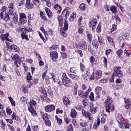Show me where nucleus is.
Wrapping results in <instances>:
<instances>
[{"mask_svg":"<svg viewBox=\"0 0 131 131\" xmlns=\"http://www.w3.org/2000/svg\"><path fill=\"white\" fill-rule=\"evenodd\" d=\"M120 67H115L114 68V73L111 78H110V82H114V78L115 76L117 77H123V73L121 71Z\"/></svg>","mask_w":131,"mask_h":131,"instance_id":"obj_1","label":"nucleus"},{"mask_svg":"<svg viewBox=\"0 0 131 131\" xmlns=\"http://www.w3.org/2000/svg\"><path fill=\"white\" fill-rule=\"evenodd\" d=\"M112 102V99L110 97H107L104 102V104L106 105V111L108 113H110V112L114 111V105L111 104Z\"/></svg>","mask_w":131,"mask_h":131,"instance_id":"obj_2","label":"nucleus"},{"mask_svg":"<svg viewBox=\"0 0 131 131\" xmlns=\"http://www.w3.org/2000/svg\"><path fill=\"white\" fill-rule=\"evenodd\" d=\"M36 105V101L31 99L30 102L28 103V110L30 112L32 116H36V112H35L33 106Z\"/></svg>","mask_w":131,"mask_h":131,"instance_id":"obj_3","label":"nucleus"},{"mask_svg":"<svg viewBox=\"0 0 131 131\" xmlns=\"http://www.w3.org/2000/svg\"><path fill=\"white\" fill-rule=\"evenodd\" d=\"M92 91L91 88H89V89L86 90V92L83 91V90H79L78 92V95L81 97V98H83V99H85V98H88V96H89V93Z\"/></svg>","mask_w":131,"mask_h":131,"instance_id":"obj_4","label":"nucleus"},{"mask_svg":"<svg viewBox=\"0 0 131 131\" xmlns=\"http://www.w3.org/2000/svg\"><path fill=\"white\" fill-rule=\"evenodd\" d=\"M64 27L60 29V34L61 36H63V37H66V36H67V34L65 33V31L68 30V23L67 21H64Z\"/></svg>","mask_w":131,"mask_h":131,"instance_id":"obj_5","label":"nucleus"},{"mask_svg":"<svg viewBox=\"0 0 131 131\" xmlns=\"http://www.w3.org/2000/svg\"><path fill=\"white\" fill-rule=\"evenodd\" d=\"M41 116L45 121V124L50 126L51 125V121L49 119V114L42 113H41Z\"/></svg>","mask_w":131,"mask_h":131,"instance_id":"obj_6","label":"nucleus"},{"mask_svg":"<svg viewBox=\"0 0 131 131\" xmlns=\"http://www.w3.org/2000/svg\"><path fill=\"white\" fill-rule=\"evenodd\" d=\"M9 35H10V34L9 33H7L5 34L1 35L0 36V38H1V40H2L3 41H5V40H6V41H9L10 42H11L12 40L9 38Z\"/></svg>","mask_w":131,"mask_h":131,"instance_id":"obj_7","label":"nucleus"},{"mask_svg":"<svg viewBox=\"0 0 131 131\" xmlns=\"http://www.w3.org/2000/svg\"><path fill=\"white\" fill-rule=\"evenodd\" d=\"M97 22L98 20H97V18H94L89 23V27H92V30L96 29V25Z\"/></svg>","mask_w":131,"mask_h":131,"instance_id":"obj_8","label":"nucleus"},{"mask_svg":"<svg viewBox=\"0 0 131 131\" xmlns=\"http://www.w3.org/2000/svg\"><path fill=\"white\" fill-rule=\"evenodd\" d=\"M55 109V105L53 104H50L46 105L45 107V111L46 112H53Z\"/></svg>","mask_w":131,"mask_h":131,"instance_id":"obj_9","label":"nucleus"},{"mask_svg":"<svg viewBox=\"0 0 131 131\" xmlns=\"http://www.w3.org/2000/svg\"><path fill=\"white\" fill-rule=\"evenodd\" d=\"M8 8L9 10V15L13 14V13H15L14 12V11H15V8H14V4L13 3H10L8 5Z\"/></svg>","mask_w":131,"mask_h":131,"instance_id":"obj_10","label":"nucleus"},{"mask_svg":"<svg viewBox=\"0 0 131 131\" xmlns=\"http://www.w3.org/2000/svg\"><path fill=\"white\" fill-rule=\"evenodd\" d=\"M12 59L13 60V61H14V63L16 67H19V65H18V63L20 64L21 61H20V60H19V56H18V55H14L12 57Z\"/></svg>","mask_w":131,"mask_h":131,"instance_id":"obj_11","label":"nucleus"},{"mask_svg":"<svg viewBox=\"0 0 131 131\" xmlns=\"http://www.w3.org/2000/svg\"><path fill=\"white\" fill-rule=\"evenodd\" d=\"M62 101L64 105L65 106H69V105H70L71 104V101L69 100V98L66 96H63L62 98Z\"/></svg>","mask_w":131,"mask_h":131,"instance_id":"obj_12","label":"nucleus"},{"mask_svg":"<svg viewBox=\"0 0 131 131\" xmlns=\"http://www.w3.org/2000/svg\"><path fill=\"white\" fill-rule=\"evenodd\" d=\"M125 107L126 109H129L131 105L130 99L124 98Z\"/></svg>","mask_w":131,"mask_h":131,"instance_id":"obj_13","label":"nucleus"},{"mask_svg":"<svg viewBox=\"0 0 131 131\" xmlns=\"http://www.w3.org/2000/svg\"><path fill=\"white\" fill-rule=\"evenodd\" d=\"M95 79L97 80L100 79L102 77V71L101 70H97L95 72Z\"/></svg>","mask_w":131,"mask_h":131,"instance_id":"obj_14","label":"nucleus"},{"mask_svg":"<svg viewBox=\"0 0 131 131\" xmlns=\"http://www.w3.org/2000/svg\"><path fill=\"white\" fill-rule=\"evenodd\" d=\"M97 110H98V107H97V106L94 105L93 104H91L90 105V111L91 113L95 114V113H97Z\"/></svg>","mask_w":131,"mask_h":131,"instance_id":"obj_15","label":"nucleus"},{"mask_svg":"<svg viewBox=\"0 0 131 131\" xmlns=\"http://www.w3.org/2000/svg\"><path fill=\"white\" fill-rule=\"evenodd\" d=\"M9 15L12 16V23H13V24H17V22H18V15H17V14L14 12V13H12V14Z\"/></svg>","mask_w":131,"mask_h":131,"instance_id":"obj_16","label":"nucleus"},{"mask_svg":"<svg viewBox=\"0 0 131 131\" xmlns=\"http://www.w3.org/2000/svg\"><path fill=\"white\" fill-rule=\"evenodd\" d=\"M102 91V88L100 86H97L95 89V94L97 95V98H100V93Z\"/></svg>","mask_w":131,"mask_h":131,"instance_id":"obj_17","label":"nucleus"},{"mask_svg":"<svg viewBox=\"0 0 131 131\" xmlns=\"http://www.w3.org/2000/svg\"><path fill=\"white\" fill-rule=\"evenodd\" d=\"M80 49H81V50H83L84 51H86V50H88V46L86 41H83L82 42L80 46Z\"/></svg>","mask_w":131,"mask_h":131,"instance_id":"obj_18","label":"nucleus"},{"mask_svg":"<svg viewBox=\"0 0 131 131\" xmlns=\"http://www.w3.org/2000/svg\"><path fill=\"white\" fill-rule=\"evenodd\" d=\"M53 8L56 10V11H57V13L58 14H60V13H61V11L62 10V8H61V6H60V5H58V4H56L55 5H54Z\"/></svg>","mask_w":131,"mask_h":131,"instance_id":"obj_19","label":"nucleus"},{"mask_svg":"<svg viewBox=\"0 0 131 131\" xmlns=\"http://www.w3.org/2000/svg\"><path fill=\"white\" fill-rule=\"evenodd\" d=\"M50 56L52 59H53V58H54L55 59H58V57H59V55H58V52H57V51H54L53 52H51Z\"/></svg>","mask_w":131,"mask_h":131,"instance_id":"obj_20","label":"nucleus"},{"mask_svg":"<svg viewBox=\"0 0 131 131\" xmlns=\"http://www.w3.org/2000/svg\"><path fill=\"white\" fill-rule=\"evenodd\" d=\"M45 11L49 18H52V17H53V13L52 12L51 10H50V9L47 7H45Z\"/></svg>","mask_w":131,"mask_h":131,"instance_id":"obj_21","label":"nucleus"},{"mask_svg":"<svg viewBox=\"0 0 131 131\" xmlns=\"http://www.w3.org/2000/svg\"><path fill=\"white\" fill-rule=\"evenodd\" d=\"M99 41L98 40L95 39L93 40L92 42V46H93L94 48L95 49H98L99 48Z\"/></svg>","mask_w":131,"mask_h":131,"instance_id":"obj_22","label":"nucleus"},{"mask_svg":"<svg viewBox=\"0 0 131 131\" xmlns=\"http://www.w3.org/2000/svg\"><path fill=\"white\" fill-rule=\"evenodd\" d=\"M110 10L113 14H116L117 13V8L115 6H112L110 7Z\"/></svg>","mask_w":131,"mask_h":131,"instance_id":"obj_23","label":"nucleus"},{"mask_svg":"<svg viewBox=\"0 0 131 131\" xmlns=\"http://www.w3.org/2000/svg\"><path fill=\"white\" fill-rule=\"evenodd\" d=\"M100 123H101V122H100V118H98L97 120V122H95V123L93 125V128L94 129H97L98 126L100 125Z\"/></svg>","mask_w":131,"mask_h":131,"instance_id":"obj_24","label":"nucleus"},{"mask_svg":"<svg viewBox=\"0 0 131 131\" xmlns=\"http://www.w3.org/2000/svg\"><path fill=\"white\" fill-rule=\"evenodd\" d=\"M77 114V112H76V111L74 108H72L71 110V116L73 118H75L76 117V115Z\"/></svg>","mask_w":131,"mask_h":131,"instance_id":"obj_25","label":"nucleus"},{"mask_svg":"<svg viewBox=\"0 0 131 131\" xmlns=\"http://www.w3.org/2000/svg\"><path fill=\"white\" fill-rule=\"evenodd\" d=\"M69 76L70 77V78H71V79H73V80H77V79L79 78L78 76L74 74H69Z\"/></svg>","mask_w":131,"mask_h":131,"instance_id":"obj_26","label":"nucleus"},{"mask_svg":"<svg viewBox=\"0 0 131 131\" xmlns=\"http://www.w3.org/2000/svg\"><path fill=\"white\" fill-rule=\"evenodd\" d=\"M39 15L40 18L43 20H47V17H46V13L42 12V11H40L39 12Z\"/></svg>","mask_w":131,"mask_h":131,"instance_id":"obj_27","label":"nucleus"},{"mask_svg":"<svg viewBox=\"0 0 131 131\" xmlns=\"http://www.w3.org/2000/svg\"><path fill=\"white\" fill-rule=\"evenodd\" d=\"M117 29V26L115 24L112 25V28L110 30V33H113Z\"/></svg>","mask_w":131,"mask_h":131,"instance_id":"obj_28","label":"nucleus"},{"mask_svg":"<svg viewBox=\"0 0 131 131\" xmlns=\"http://www.w3.org/2000/svg\"><path fill=\"white\" fill-rule=\"evenodd\" d=\"M83 31H84V27H79L78 32L80 35H83Z\"/></svg>","mask_w":131,"mask_h":131,"instance_id":"obj_29","label":"nucleus"},{"mask_svg":"<svg viewBox=\"0 0 131 131\" xmlns=\"http://www.w3.org/2000/svg\"><path fill=\"white\" fill-rule=\"evenodd\" d=\"M10 19V16H9V12L6 13L4 15V17H3V19L4 21H6V22H8Z\"/></svg>","mask_w":131,"mask_h":131,"instance_id":"obj_30","label":"nucleus"},{"mask_svg":"<svg viewBox=\"0 0 131 131\" xmlns=\"http://www.w3.org/2000/svg\"><path fill=\"white\" fill-rule=\"evenodd\" d=\"M39 91L40 92L41 94H43V95L47 96V91H46V89H45V88L41 87L39 88Z\"/></svg>","mask_w":131,"mask_h":131,"instance_id":"obj_31","label":"nucleus"},{"mask_svg":"<svg viewBox=\"0 0 131 131\" xmlns=\"http://www.w3.org/2000/svg\"><path fill=\"white\" fill-rule=\"evenodd\" d=\"M108 42L110 43V45H112L113 46L114 45V41H113V38L108 36L106 37Z\"/></svg>","mask_w":131,"mask_h":131,"instance_id":"obj_32","label":"nucleus"},{"mask_svg":"<svg viewBox=\"0 0 131 131\" xmlns=\"http://www.w3.org/2000/svg\"><path fill=\"white\" fill-rule=\"evenodd\" d=\"M76 18V14L74 12H73L69 18V20L71 21V22H72L74 19Z\"/></svg>","mask_w":131,"mask_h":131,"instance_id":"obj_33","label":"nucleus"},{"mask_svg":"<svg viewBox=\"0 0 131 131\" xmlns=\"http://www.w3.org/2000/svg\"><path fill=\"white\" fill-rule=\"evenodd\" d=\"M8 100H9L12 106H16V102L14 101V99L11 97H8Z\"/></svg>","mask_w":131,"mask_h":131,"instance_id":"obj_34","label":"nucleus"},{"mask_svg":"<svg viewBox=\"0 0 131 131\" xmlns=\"http://www.w3.org/2000/svg\"><path fill=\"white\" fill-rule=\"evenodd\" d=\"M123 125L124 128L126 129H129V127H130V124L127 122L123 123Z\"/></svg>","mask_w":131,"mask_h":131,"instance_id":"obj_35","label":"nucleus"},{"mask_svg":"<svg viewBox=\"0 0 131 131\" xmlns=\"http://www.w3.org/2000/svg\"><path fill=\"white\" fill-rule=\"evenodd\" d=\"M87 39L89 42H91L92 39H93V36L90 33L86 34Z\"/></svg>","mask_w":131,"mask_h":131,"instance_id":"obj_36","label":"nucleus"},{"mask_svg":"<svg viewBox=\"0 0 131 131\" xmlns=\"http://www.w3.org/2000/svg\"><path fill=\"white\" fill-rule=\"evenodd\" d=\"M27 8H30L32 7V3L30 2V0H26Z\"/></svg>","mask_w":131,"mask_h":131,"instance_id":"obj_37","label":"nucleus"},{"mask_svg":"<svg viewBox=\"0 0 131 131\" xmlns=\"http://www.w3.org/2000/svg\"><path fill=\"white\" fill-rule=\"evenodd\" d=\"M114 19L116 20V24H119V23H120V18H119V17H118V16L115 15V16H114Z\"/></svg>","mask_w":131,"mask_h":131,"instance_id":"obj_38","label":"nucleus"},{"mask_svg":"<svg viewBox=\"0 0 131 131\" xmlns=\"http://www.w3.org/2000/svg\"><path fill=\"white\" fill-rule=\"evenodd\" d=\"M101 30L102 29H101V23H100L98 24L97 28H96V32H97V33H100Z\"/></svg>","mask_w":131,"mask_h":131,"instance_id":"obj_39","label":"nucleus"},{"mask_svg":"<svg viewBox=\"0 0 131 131\" xmlns=\"http://www.w3.org/2000/svg\"><path fill=\"white\" fill-rule=\"evenodd\" d=\"M80 124L82 127H85L88 126V122H85V121H83L80 122Z\"/></svg>","mask_w":131,"mask_h":131,"instance_id":"obj_40","label":"nucleus"},{"mask_svg":"<svg viewBox=\"0 0 131 131\" xmlns=\"http://www.w3.org/2000/svg\"><path fill=\"white\" fill-rule=\"evenodd\" d=\"M79 7L82 11H85V5H84V4L82 3L80 4Z\"/></svg>","mask_w":131,"mask_h":131,"instance_id":"obj_41","label":"nucleus"},{"mask_svg":"<svg viewBox=\"0 0 131 131\" xmlns=\"http://www.w3.org/2000/svg\"><path fill=\"white\" fill-rule=\"evenodd\" d=\"M21 36L23 38V39H26L27 40H28V36L26 35V34L25 33L23 32L21 34Z\"/></svg>","mask_w":131,"mask_h":131,"instance_id":"obj_42","label":"nucleus"},{"mask_svg":"<svg viewBox=\"0 0 131 131\" xmlns=\"http://www.w3.org/2000/svg\"><path fill=\"white\" fill-rule=\"evenodd\" d=\"M67 131H73V126L71 124L68 126Z\"/></svg>","mask_w":131,"mask_h":131,"instance_id":"obj_43","label":"nucleus"},{"mask_svg":"<svg viewBox=\"0 0 131 131\" xmlns=\"http://www.w3.org/2000/svg\"><path fill=\"white\" fill-rule=\"evenodd\" d=\"M11 48L12 50H14L15 52H17L19 50V48L15 45L11 46Z\"/></svg>","mask_w":131,"mask_h":131,"instance_id":"obj_44","label":"nucleus"},{"mask_svg":"<svg viewBox=\"0 0 131 131\" xmlns=\"http://www.w3.org/2000/svg\"><path fill=\"white\" fill-rule=\"evenodd\" d=\"M122 53H123L122 49H120L117 51V55H118L119 57H121V55H122Z\"/></svg>","mask_w":131,"mask_h":131,"instance_id":"obj_45","label":"nucleus"},{"mask_svg":"<svg viewBox=\"0 0 131 131\" xmlns=\"http://www.w3.org/2000/svg\"><path fill=\"white\" fill-rule=\"evenodd\" d=\"M70 72L71 73H76L77 71H76V68L75 67H72L70 70Z\"/></svg>","mask_w":131,"mask_h":131,"instance_id":"obj_46","label":"nucleus"},{"mask_svg":"<svg viewBox=\"0 0 131 131\" xmlns=\"http://www.w3.org/2000/svg\"><path fill=\"white\" fill-rule=\"evenodd\" d=\"M89 98H90L91 101H94V100H95V99H94L95 95H94V93L93 92H91L90 93V95L89 96Z\"/></svg>","mask_w":131,"mask_h":131,"instance_id":"obj_47","label":"nucleus"},{"mask_svg":"<svg viewBox=\"0 0 131 131\" xmlns=\"http://www.w3.org/2000/svg\"><path fill=\"white\" fill-rule=\"evenodd\" d=\"M31 74L29 73H28V75L27 76V79L28 80V82H30V80H31Z\"/></svg>","mask_w":131,"mask_h":131,"instance_id":"obj_48","label":"nucleus"},{"mask_svg":"<svg viewBox=\"0 0 131 131\" xmlns=\"http://www.w3.org/2000/svg\"><path fill=\"white\" fill-rule=\"evenodd\" d=\"M19 20H22V19L26 18V14H25V13H19Z\"/></svg>","mask_w":131,"mask_h":131,"instance_id":"obj_49","label":"nucleus"},{"mask_svg":"<svg viewBox=\"0 0 131 131\" xmlns=\"http://www.w3.org/2000/svg\"><path fill=\"white\" fill-rule=\"evenodd\" d=\"M32 129L33 131H40L39 128L38 127V126L37 125L32 126Z\"/></svg>","mask_w":131,"mask_h":131,"instance_id":"obj_50","label":"nucleus"},{"mask_svg":"<svg viewBox=\"0 0 131 131\" xmlns=\"http://www.w3.org/2000/svg\"><path fill=\"white\" fill-rule=\"evenodd\" d=\"M82 108L83 107L81 105H78L75 106V108L77 109V110H79V111H80V110H82Z\"/></svg>","mask_w":131,"mask_h":131,"instance_id":"obj_51","label":"nucleus"},{"mask_svg":"<svg viewBox=\"0 0 131 131\" xmlns=\"http://www.w3.org/2000/svg\"><path fill=\"white\" fill-rule=\"evenodd\" d=\"M80 66L81 68V70L82 72L85 70V67H84V64L82 63H80Z\"/></svg>","mask_w":131,"mask_h":131,"instance_id":"obj_52","label":"nucleus"},{"mask_svg":"<svg viewBox=\"0 0 131 131\" xmlns=\"http://www.w3.org/2000/svg\"><path fill=\"white\" fill-rule=\"evenodd\" d=\"M55 118H56L57 121V123L58 124H59V125L62 124V119H61L60 118H58L57 116L55 117Z\"/></svg>","mask_w":131,"mask_h":131,"instance_id":"obj_53","label":"nucleus"},{"mask_svg":"<svg viewBox=\"0 0 131 131\" xmlns=\"http://www.w3.org/2000/svg\"><path fill=\"white\" fill-rule=\"evenodd\" d=\"M58 22L60 25H62V24H63V19H62V16H58Z\"/></svg>","mask_w":131,"mask_h":131,"instance_id":"obj_54","label":"nucleus"},{"mask_svg":"<svg viewBox=\"0 0 131 131\" xmlns=\"http://www.w3.org/2000/svg\"><path fill=\"white\" fill-rule=\"evenodd\" d=\"M118 126L120 128H124L123 123H121L119 121H118Z\"/></svg>","mask_w":131,"mask_h":131,"instance_id":"obj_55","label":"nucleus"},{"mask_svg":"<svg viewBox=\"0 0 131 131\" xmlns=\"http://www.w3.org/2000/svg\"><path fill=\"white\" fill-rule=\"evenodd\" d=\"M124 53L126 54L127 57H129V56H130V51H129V50H125L124 51Z\"/></svg>","mask_w":131,"mask_h":131,"instance_id":"obj_56","label":"nucleus"},{"mask_svg":"<svg viewBox=\"0 0 131 131\" xmlns=\"http://www.w3.org/2000/svg\"><path fill=\"white\" fill-rule=\"evenodd\" d=\"M44 2H46L47 7H51L52 4L50 0H44Z\"/></svg>","mask_w":131,"mask_h":131,"instance_id":"obj_57","label":"nucleus"},{"mask_svg":"<svg viewBox=\"0 0 131 131\" xmlns=\"http://www.w3.org/2000/svg\"><path fill=\"white\" fill-rule=\"evenodd\" d=\"M11 118L12 120H18V119L16 118V113H13V114L11 115Z\"/></svg>","mask_w":131,"mask_h":131,"instance_id":"obj_58","label":"nucleus"},{"mask_svg":"<svg viewBox=\"0 0 131 131\" xmlns=\"http://www.w3.org/2000/svg\"><path fill=\"white\" fill-rule=\"evenodd\" d=\"M6 112L8 115H11V114H12V110L11 108H7L6 109Z\"/></svg>","mask_w":131,"mask_h":131,"instance_id":"obj_59","label":"nucleus"},{"mask_svg":"<svg viewBox=\"0 0 131 131\" xmlns=\"http://www.w3.org/2000/svg\"><path fill=\"white\" fill-rule=\"evenodd\" d=\"M95 78H96V76H95V73L93 72L91 75L90 79V80H94Z\"/></svg>","mask_w":131,"mask_h":131,"instance_id":"obj_60","label":"nucleus"},{"mask_svg":"<svg viewBox=\"0 0 131 131\" xmlns=\"http://www.w3.org/2000/svg\"><path fill=\"white\" fill-rule=\"evenodd\" d=\"M111 52H112V50L111 49H107L105 51V55L106 56H108V55H110L111 53Z\"/></svg>","mask_w":131,"mask_h":131,"instance_id":"obj_61","label":"nucleus"},{"mask_svg":"<svg viewBox=\"0 0 131 131\" xmlns=\"http://www.w3.org/2000/svg\"><path fill=\"white\" fill-rule=\"evenodd\" d=\"M85 117L87 118L88 117L89 120H93V117H92V114H91V113H89V114Z\"/></svg>","mask_w":131,"mask_h":131,"instance_id":"obj_62","label":"nucleus"},{"mask_svg":"<svg viewBox=\"0 0 131 131\" xmlns=\"http://www.w3.org/2000/svg\"><path fill=\"white\" fill-rule=\"evenodd\" d=\"M106 122V117H102L101 119V123H105Z\"/></svg>","mask_w":131,"mask_h":131,"instance_id":"obj_63","label":"nucleus"},{"mask_svg":"<svg viewBox=\"0 0 131 131\" xmlns=\"http://www.w3.org/2000/svg\"><path fill=\"white\" fill-rule=\"evenodd\" d=\"M74 95H77V86L75 85L74 89Z\"/></svg>","mask_w":131,"mask_h":131,"instance_id":"obj_64","label":"nucleus"}]
</instances>
